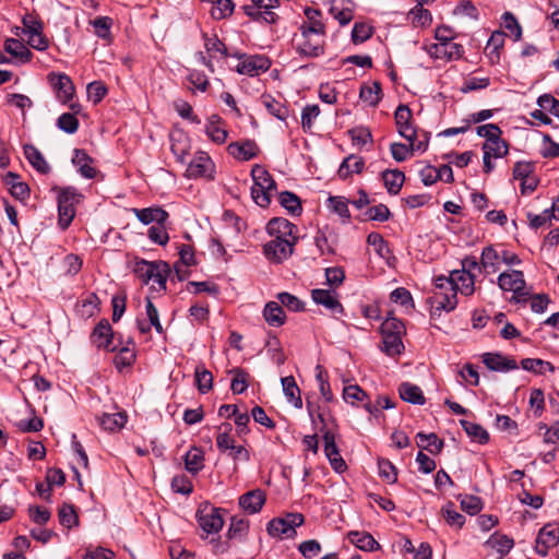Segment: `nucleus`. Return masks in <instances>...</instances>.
<instances>
[{
    "label": "nucleus",
    "instance_id": "9",
    "mask_svg": "<svg viewBox=\"0 0 559 559\" xmlns=\"http://www.w3.org/2000/svg\"><path fill=\"white\" fill-rule=\"evenodd\" d=\"M295 246L286 239H272L263 246V254L269 262L281 264L293 254Z\"/></svg>",
    "mask_w": 559,
    "mask_h": 559
},
{
    "label": "nucleus",
    "instance_id": "7",
    "mask_svg": "<svg viewBox=\"0 0 559 559\" xmlns=\"http://www.w3.org/2000/svg\"><path fill=\"white\" fill-rule=\"evenodd\" d=\"M238 64L236 71L239 74L255 76L260 73L266 72L271 67V61L267 57L262 55H238Z\"/></svg>",
    "mask_w": 559,
    "mask_h": 559
},
{
    "label": "nucleus",
    "instance_id": "56",
    "mask_svg": "<svg viewBox=\"0 0 559 559\" xmlns=\"http://www.w3.org/2000/svg\"><path fill=\"white\" fill-rule=\"evenodd\" d=\"M379 476L388 484H395L397 481V468L388 459L378 460Z\"/></svg>",
    "mask_w": 559,
    "mask_h": 559
},
{
    "label": "nucleus",
    "instance_id": "36",
    "mask_svg": "<svg viewBox=\"0 0 559 559\" xmlns=\"http://www.w3.org/2000/svg\"><path fill=\"white\" fill-rule=\"evenodd\" d=\"M359 98L371 107L378 106L382 99V88L378 81L370 84H362L359 91Z\"/></svg>",
    "mask_w": 559,
    "mask_h": 559
},
{
    "label": "nucleus",
    "instance_id": "2",
    "mask_svg": "<svg viewBox=\"0 0 559 559\" xmlns=\"http://www.w3.org/2000/svg\"><path fill=\"white\" fill-rule=\"evenodd\" d=\"M497 284L502 292L513 293L510 301L514 304H525L531 294L526 287L524 273L520 270H509L499 274Z\"/></svg>",
    "mask_w": 559,
    "mask_h": 559
},
{
    "label": "nucleus",
    "instance_id": "37",
    "mask_svg": "<svg viewBox=\"0 0 559 559\" xmlns=\"http://www.w3.org/2000/svg\"><path fill=\"white\" fill-rule=\"evenodd\" d=\"M261 103L263 104L267 112L277 118L278 120L285 121L288 118V107L283 103L276 100L272 95L263 94L261 96Z\"/></svg>",
    "mask_w": 559,
    "mask_h": 559
},
{
    "label": "nucleus",
    "instance_id": "19",
    "mask_svg": "<svg viewBox=\"0 0 559 559\" xmlns=\"http://www.w3.org/2000/svg\"><path fill=\"white\" fill-rule=\"evenodd\" d=\"M481 358L484 365L491 371L508 372L519 368L515 359L504 356L501 353H485Z\"/></svg>",
    "mask_w": 559,
    "mask_h": 559
},
{
    "label": "nucleus",
    "instance_id": "21",
    "mask_svg": "<svg viewBox=\"0 0 559 559\" xmlns=\"http://www.w3.org/2000/svg\"><path fill=\"white\" fill-rule=\"evenodd\" d=\"M455 288L450 287L449 290L436 292L431 297V308L433 313L441 311H453L457 306Z\"/></svg>",
    "mask_w": 559,
    "mask_h": 559
},
{
    "label": "nucleus",
    "instance_id": "14",
    "mask_svg": "<svg viewBox=\"0 0 559 559\" xmlns=\"http://www.w3.org/2000/svg\"><path fill=\"white\" fill-rule=\"evenodd\" d=\"M394 119L397 127V132L405 140H415L418 136V131L413 124V114L409 107L405 104H400L394 112Z\"/></svg>",
    "mask_w": 559,
    "mask_h": 559
},
{
    "label": "nucleus",
    "instance_id": "26",
    "mask_svg": "<svg viewBox=\"0 0 559 559\" xmlns=\"http://www.w3.org/2000/svg\"><path fill=\"white\" fill-rule=\"evenodd\" d=\"M25 158L32 165V167L41 175L50 173L51 168L45 159L41 152L33 144H25L23 146Z\"/></svg>",
    "mask_w": 559,
    "mask_h": 559
},
{
    "label": "nucleus",
    "instance_id": "57",
    "mask_svg": "<svg viewBox=\"0 0 559 559\" xmlns=\"http://www.w3.org/2000/svg\"><path fill=\"white\" fill-rule=\"evenodd\" d=\"M194 374H195V382L198 385V390L202 394L207 393L213 386V376H212L211 371H209L207 369H205L202 366H198L195 368Z\"/></svg>",
    "mask_w": 559,
    "mask_h": 559
},
{
    "label": "nucleus",
    "instance_id": "41",
    "mask_svg": "<svg viewBox=\"0 0 559 559\" xmlns=\"http://www.w3.org/2000/svg\"><path fill=\"white\" fill-rule=\"evenodd\" d=\"M284 394L287 401L293 404L296 408L302 407V400L300 396V390L293 376L284 377L281 380Z\"/></svg>",
    "mask_w": 559,
    "mask_h": 559
},
{
    "label": "nucleus",
    "instance_id": "38",
    "mask_svg": "<svg viewBox=\"0 0 559 559\" xmlns=\"http://www.w3.org/2000/svg\"><path fill=\"white\" fill-rule=\"evenodd\" d=\"M400 397L411 404L423 405L425 404V396L418 385L409 382H403L399 386Z\"/></svg>",
    "mask_w": 559,
    "mask_h": 559
},
{
    "label": "nucleus",
    "instance_id": "16",
    "mask_svg": "<svg viewBox=\"0 0 559 559\" xmlns=\"http://www.w3.org/2000/svg\"><path fill=\"white\" fill-rule=\"evenodd\" d=\"M312 300L326 308L332 316L338 318L344 314V307L337 299L335 290L316 288L311 290Z\"/></svg>",
    "mask_w": 559,
    "mask_h": 559
},
{
    "label": "nucleus",
    "instance_id": "42",
    "mask_svg": "<svg viewBox=\"0 0 559 559\" xmlns=\"http://www.w3.org/2000/svg\"><path fill=\"white\" fill-rule=\"evenodd\" d=\"M249 520L245 518L233 516L227 531L228 539H236L242 542L246 539L249 532Z\"/></svg>",
    "mask_w": 559,
    "mask_h": 559
},
{
    "label": "nucleus",
    "instance_id": "44",
    "mask_svg": "<svg viewBox=\"0 0 559 559\" xmlns=\"http://www.w3.org/2000/svg\"><path fill=\"white\" fill-rule=\"evenodd\" d=\"M251 177L253 180L252 186L261 187L262 189H276V183L271 174L261 165H254L251 169Z\"/></svg>",
    "mask_w": 559,
    "mask_h": 559
},
{
    "label": "nucleus",
    "instance_id": "10",
    "mask_svg": "<svg viewBox=\"0 0 559 559\" xmlns=\"http://www.w3.org/2000/svg\"><path fill=\"white\" fill-rule=\"evenodd\" d=\"M266 231L273 239H286L295 243L298 241V227L284 217H273L270 219L266 225Z\"/></svg>",
    "mask_w": 559,
    "mask_h": 559
},
{
    "label": "nucleus",
    "instance_id": "61",
    "mask_svg": "<svg viewBox=\"0 0 559 559\" xmlns=\"http://www.w3.org/2000/svg\"><path fill=\"white\" fill-rule=\"evenodd\" d=\"M329 206L340 217L349 221L350 212L348 210V201L344 197H330Z\"/></svg>",
    "mask_w": 559,
    "mask_h": 559
},
{
    "label": "nucleus",
    "instance_id": "5",
    "mask_svg": "<svg viewBox=\"0 0 559 559\" xmlns=\"http://www.w3.org/2000/svg\"><path fill=\"white\" fill-rule=\"evenodd\" d=\"M278 4V0H251L250 4L242 5V10L253 21L274 24L278 16L273 9Z\"/></svg>",
    "mask_w": 559,
    "mask_h": 559
},
{
    "label": "nucleus",
    "instance_id": "13",
    "mask_svg": "<svg viewBox=\"0 0 559 559\" xmlns=\"http://www.w3.org/2000/svg\"><path fill=\"white\" fill-rule=\"evenodd\" d=\"M559 543V526L556 523L545 524L536 537L535 551L540 557H546L548 550Z\"/></svg>",
    "mask_w": 559,
    "mask_h": 559
},
{
    "label": "nucleus",
    "instance_id": "58",
    "mask_svg": "<svg viewBox=\"0 0 559 559\" xmlns=\"http://www.w3.org/2000/svg\"><path fill=\"white\" fill-rule=\"evenodd\" d=\"M187 81L191 84V88L206 92L210 85L206 74L200 70H190L187 75Z\"/></svg>",
    "mask_w": 559,
    "mask_h": 559
},
{
    "label": "nucleus",
    "instance_id": "6",
    "mask_svg": "<svg viewBox=\"0 0 559 559\" xmlns=\"http://www.w3.org/2000/svg\"><path fill=\"white\" fill-rule=\"evenodd\" d=\"M222 511V509L214 508L211 506H205L204 508L198 511V523L201 530L206 534V536L201 535V538H207L210 534L219 533L224 525Z\"/></svg>",
    "mask_w": 559,
    "mask_h": 559
},
{
    "label": "nucleus",
    "instance_id": "59",
    "mask_svg": "<svg viewBox=\"0 0 559 559\" xmlns=\"http://www.w3.org/2000/svg\"><path fill=\"white\" fill-rule=\"evenodd\" d=\"M487 544L497 548L498 552H500L501 556H504L513 548L514 540L507 535L493 534L487 540Z\"/></svg>",
    "mask_w": 559,
    "mask_h": 559
},
{
    "label": "nucleus",
    "instance_id": "15",
    "mask_svg": "<svg viewBox=\"0 0 559 559\" xmlns=\"http://www.w3.org/2000/svg\"><path fill=\"white\" fill-rule=\"evenodd\" d=\"M48 80L56 92L58 100L66 105L72 100L75 87L69 75L64 73H50Z\"/></svg>",
    "mask_w": 559,
    "mask_h": 559
},
{
    "label": "nucleus",
    "instance_id": "52",
    "mask_svg": "<svg viewBox=\"0 0 559 559\" xmlns=\"http://www.w3.org/2000/svg\"><path fill=\"white\" fill-rule=\"evenodd\" d=\"M383 352L389 356L402 354L404 345L402 335L382 334Z\"/></svg>",
    "mask_w": 559,
    "mask_h": 559
},
{
    "label": "nucleus",
    "instance_id": "54",
    "mask_svg": "<svg viewBox=\"0 0 559 559\" xmlns=\"http://www.w3.org/2000/svg\"><path fill=\"white\" fill-rule=\"evenodd\" d=\"M362 407L370 414L376 417L380 415V409H391L395 407V403L389 395H379L377 397L376 404L371 402H366L362 404Z\"/></svg>",
    "mask_w": 559,
    "mask_h": 559
},
{
    "label": "nucleus",
    "instance_id": "45",
    "mask_svg": "<svg viewBox=\"0 0 559 559\" xmlns=\"http://www.w3.org/2000/svg\"><path fill=\"white\" fill-rule=\"evenodd\" d=\"M481 148L484 154L493 158H502L509 152V145L507 141L501 138V135L490 140L489 142H485Z\"/></svg>",
    "mask_w": 559,
    "mask_h": 559
},
{
    "label": "nucleus",
    "instance_id": "34",
    "mask_svg": "<svg viewBox=\"0 0 559 559\" xmlns=\"http://www.w3.org/2000/svg\"><path fill=\"white\" fill-rule=\"evenodd\" d=\"M98 421L105 430L116 432L126 426L128 415L126 412H118L114 414L104 413L98 417Z\"/></svg>",
    "mask_w": 559,
    "mask_h": 559
},
{
    "label": "nucleus",
    "instance_id": "18",
    "mask_svg": "<svg viewBox=\"0 0 559 559\" xmlns=\"http://www.w3.org/2000/svg\"><path fill=\"white\" fill-rule=\"evenodd\" d=\"M324 453L332 468L336 473H343L347 469V465L341 456L338 447L335 442V435L331 430H326L323 435Z\"/></svg>",
    "mask_w": 559,
    "mask_h": 559
},
{
    "label": "nucleus",
    "instance_id": "35",
    "mask_svg": "<svg viewBox=\"0 0 559 559\" xmlns=\"http://www.w3.org/2000/svg\"><path fill=\"white\" fill-rule=\"evenodd\" d=\"M185 468L192 475H197L204 467V452L200 447H191L185 454Z\"/></svg>",
    "mask_w": 559,
    "mask_h": 559
},
{
    "label": "nucleus",
    "instance_id": "55",
    "mask_svg": "<svg viewBox=\"0 0 559 559\" xmlns=\"http://www.w3.org/2000/svg\"><path fill=\"white\" fill-rule=\"evenodd\" d=\"M230 372L234 374L231 383H230V390L233 391L234 394L243 393L249 385L248 372L241 368H234Z\"/></svg>",
    "mask_w": 559,
    "mask_h": 559
},
{
    "label": "nucleus",
    "instance_id": "28",
    "mask_svg": "<svg viewBox=\"0 0 559 559\" xmlns=\"http://www.w3.org/2000/svg\"><path fill=\"white\" fill-rule=\"evenodd\" d=\"M453 286L455 292L464 296H471L475 292V275L465 271L454 270L452 272Z\"/></svg>",
    "mask_w": 559,
    "mask_h": 559
},
{
    "label": "nucleus",
    "instance_id": "23",
    "mask_svg": "<svg viewBox=\"0 0 559 559\" xmlns=\"http://www.w3.org/2000/svg\"><path fill=\"white\" fill-rule=\"evenodd\" d=\"M501 265L500 251L497 247L489 245L483 248L480 254V269L485 274H492L499 271Z\"/></svg>",
    "mask_w": 559,
    "mask_h": 559
},
{
    "label": "nucleus",
    "instance_id": "27",
    "mask_svg": "<svg viewBox=\"0 0 559 559\" xmlns=\"http://www.w3.org/2000/svg\"><path fill=\"white\" fill-rule=\"evenodd\" d=\"M311 36H302L304 40L298 44L296 50L301 56L317 58L324 53V39L323 37L312 39Z\"/></svg>",
    "mask_w": 559,
    "mask_h": 559
},
{
    "label": "nucleus",
    "instance_id": "63",
    "mask_svg": "<svg viewBox=\"0 0 559 559\" xmlns=\"http://www.w3.org/2000/svg\"><path fill=\"white\" fill-rule=\"evenodd\" d=\"M373 34V28L367 23H355L352 29V40L354 44H361L368 40Z\"/></svg>",
    "mask_w": 559,
    "mask_h": 559
},
{
    "label": "nucleus",
    "instance_id": "17",
    "mask_svg": "<svg viewBox=\"0 0 559 559\" xmlns=\"http://www.w3.org/2000/svg\"><path fill=\"white\" fill-rule=\"evenodd\" d=\"M304 13L307 21H305L299 27L301 36L317 35L318 37H324L325 25L321 20L322 12L318 9L307 7L304 10Z\"/></svg>",
    "mask_w": 559,
    "mask_h": 559
},
{
    "label": "nucleus",
    "instance_id": "11",
    "mask_svg": "<svg viewBox=\"0 0 559 559\" xmlns=\"http://www.w3.org/2000/svg\"><path fill=\"white\" fill-rule=\"evenodd\" d=\"M427 53L433 59H442L445 61L459 60L463 57L465 50L461 44L454 41H438L425 46Z\"/></svg>",
    "mask_w": 559,
    "mask_h": 559
},
{
    "label": "nucleus",
    "instance_id": "48",
    "mask_svg": "<svg viewBox=\"0 0 559 559\" xmlns=\"http://www.w3.org/2000/svg\"><path fill=\"white\" fill-rule=\"evenodd\" d=\"M59 522L67 528H72L79 525V516L75 508L71 503L63 502L58 510Z\"/></svg>",
    "mask_w": 559,
    "mask_h": 559
},
{
    "label": "nucleus",
    "instance_id": "40",
    "mask_svg": "<svg viewBox=\"0 0 559 559\" xmlns=\"http://www.w3.org/2000/svg\"><path fill=\"white\" fill-rule=\"evenodd\" d=\"M417 447L423 450L430 452L431 454H438L442 451L443 441L438 438V436L433 432L424 433L418 432L416 435Z\"/></svg>",
    "mask_w": 559,
    "mask_h": 559
},
{
    "label": "nucleus",
    "instance_id": "22",
    "mask_svg": "<svg viewBox=\"0 0 559 559\" xmlns=\"http://www.w3.org/2000/svg\"><path fill=\"white\" fill-rule=\"evenodd\" d=\"M72 163L78 168L80 175L86 179L96 177L97 169L93 166V158L83 148L73 151Z\"/></svg>",
    "mask_w": 559,
    "mask_h": 559
},
{
    "label": "nucleus",
    "instance_id": "12",
    "mask_svg": "<svg viewBox=\"0 0 559 559\" xmlns=\"http://www.w3.org/2000/svg\"><path fill=\"white\" fill-rule=\"evenodd\" d=\"M91 342L98 349L107 352H116L117 346L114 344V331L107 319H102L91 333Z\"/></svg>",
    "mask_w": 559,
    "mask_h": 559
},
{
    "label": "nucleus",
    "instance_id": "8",
    "mask_svg": "<svg viewBox=\"0 0 559 559\" xmlns=\"http://www.w3.org/2000/svg\"><path fill=\"white\" fill-rule=\"evenodd\" d=\"M215 165L210 155L205 152H199L189 163L186 177L190 179L207 178L213 179Z\"/></svg>",
    "mask_w": 559,
    "mask_h": 559
},
{
    "label": "nucleus",
    "instance_id": "43",
    "mask_svg": "<svg viewBox=\"0 0 559 559\" xmlns=\"http://www.w3.org/2000/svg\"><path fill=\"white\" fill-rule=\"evenodd\" d=\"M521 367L538 376L555 371V366L550 361L540 358H524L521 360Z\"/></svg>",
    "mask_w": 559,
    "mask_h": 559
},
{
    "label": "nucleus",
    "instance_id": "60",
    "mask_svg": "<svg viewBox=\"0 0 559 559\" xmlns=\"http://www.w3.org/2000/svg\"><path fill=\"white\" fill-rule=\"evenodd\" d=\"M80 126L79 119L74 114L64 112L57 119V127L68 134H73Z\"/></svg>",
    "mask_w": 559,
    "mask_h": 559
},
{
    "label": "nucleus",
    "instance_id": "24",
    "mask_svg": "<svg viewBox=\"0 0 559 559\" xmlns=\"http://www.w3.org/2000/svg\"><path fill=\"white\" fill-rule=\"evenodd\" d=\"M228 153L239 160H250L258 154V145L253 140L231 142L227 147Z\"/></svg>",
    "mask_w": 559,
    "mask_h": 559
},
{
    "label": "nucleus",
    "instance_id": "1",
    "mask_svg": "<svg viewBox=\"0 0 559 559\" xmlns=\"http://www.w3.org/2000/svg\"><path fill=\"white\" fill-rule=\"evenodd\" d=\"M51 190L57 194L58 226L61 230H66L71 225L75 216V206L82 201L83 194L80 193L76 188L71 186H55Z\"/></svg>",
    "mask_w": 559,
    "mask_h": 559
},
{
    "label": "nucleus",
    "instance_id": "3",
    "mask_svg": "<svg viewBox=\"0 0 559 559\" xmlns=\"http://www.w3.org/2000/svg\"><path fill=\"white\" fill-rule=\"evenodd\" d=\"M133 271L144 284L153 281L158 284L160 289H166L167 276L170 271L169 265L166 262L139 260L135 262Z\"/></svg>",
    "mask_w": 559,
    "mask_h": 559
},
{
    "label": "nucleus",
    "instance_id": "47",
    "mask_svg": "<svg viewBox=\"0 0 559 559\" xmlns=\"http://www.w3.org/2000/svg\"><path fill=\"white\" fill-rule=\"evenodd\" d=\"M460 424L464 431L478 443L486 444L489 441V433L479 424L471 423L465 419H461Z\"/></svg>",
    "mask_w": 559,
    "mask_h": 559
},
{
    "label": "nucleus",
    "instance_id": "50",
    "mask_svg": "<svg viewBox=\"0 0 559 559\" xmlns=\"http://www.w3.org/2000/svg\"><path fill=\"white\" fill-rule=\"evenodd\" d=\"M442 515L450 526L461 528L465 523V516L456 511L455 504L451 501L441 509Z\"/></svg>",
    "mask_w": 559,
    "mask_h": 559
},
{
    "label": "nucleus",
    "instance_id": "53",
    "mask_svg": "<svg viewBox=\"0 0 559 559\" xmlns=\"http://www.w3.org/2000/svg\"><path fill=\"white\" fill-rule=\"evenodd\" d=\"M535 165L531 162H516L513 167V178L521 180L522 193H525L526 179L533 174Z\"/></svg>",
    "mask_w": 559,
    "mask_h": 559
},
{
    "label": "nucleus",
    "instance_id": "39",
    "mask_svg": "<svg viewBox=\"0 0 559 559\" xmlns=\"http://www.w3.org/2000/svg\"><path fill=\"white\" fill-rule=\"evenodd\" d=\"M4 50L21 62H29L33 57L31 50L21 40L15 38H8L4 41Z\"/></svg>",
    "mask_w": 559,
    "mask_h": 559
},
{
    "label": "nucleus",
    "instance_id": "49",
    "mask_svg": "<svg viewBox=\"0 0 559 559\" xmlns=\"http://www.w3.org/2000/svg\"><path fill=\"white\" fill-rule=\"evenodd\" d=\"M280 204L292 215H300L302 212L300 199L290 191H283L278 195Z\"/></svg>",
    "mask_w": 559,
    "mask_h": 559
},
{
    "label": "nucleus",
    "instance_id": "64",
    "mask_svg": "<svg viewBox=\"0 0 559 559\" xmlns=\"http://www.w3.org/2000/svg\"><path fill=\"white\" fill-rule=\"evenodd\" d=\"M94 27L95 34L103 39L110 38V28L112 20L108 16H98L91 22Z\"/></svg>",
    "mask_w": 559,
    "mask_h": 559
},
{
    "label": "nucleus",
    "instance_id": "30",
    "mask_svg": "<svg viewBox=\"0 0 559 559\" xmlns=\"http://www.w3.org/2000/svg\"><path fill=\"white\" fill-rule=\"evenodd\" d=\"M347 539L364 551H374L380 548L379 543L372 535L365 531H350L347 534Z\"/></svg>",
    "mask_w": 559,
    "mask_h": 559
},
{
    "label": "nucleus",
    "instance_id": "46",
    "mask_svg": "<svg viewBox=\"0 0 559 559\" xmlns=\"http://www.w3.org/2000/svg\"><path fill=\"white\" fill-rule=\"evenodd\" d=\"M136 359L134 348L128 346L121 347L114 357V365L116 369L121 372L124 368H130Z\"/></svg>",
    "mask_w": 559,
    "mask_h": 559
},
{
    "label": "nucleus",
    "instance_id": "51",
    "mask_svg": "<svg viewBox=\"0 0 559 559\" xmlns=\"http://www.w3.org/2000/svg\"><path fill=\"white\" fill-rule=\"evenodd\" d=\"M343 399L346 403L355 406L356 403L370 402L368 394L357 384L347 385L343 390Z\"/></svg>",
    "mask_w": 559,
    "mask_h": 559
},
{
    "label": "nucleus",
    "instance_id": "62",
    "mask_svg": "<svg viewBox=\"0 0 559 559\" xmlns=\"http://www.w3.org/2000/svg\"><path fill=\"white\" fill-rule=\"evenodd\" d=\"M277 299L282 307H285L290 311L298 312L305 309V304L298 297L287 292L277 294Z\"/></svg>",
    "mask_w": 559,
    "mask_h": 559
},
{
    "label": "nucleus",
    "instance_id": "25",
    "mask_svg": "<svg viewBox=\"0 0 559 559\" xmlns=\"http://www.w3.org/2000/svg\"><path fill=\"white\" fill-rule=\"evenodd\" d=\"M132 211L138 219L144 225H148L153 222L156 224H165L169 217V214L160 206L133 209Z\"/></svg>",
    "mask_w": 559,
    "mask_h": 559
},
{
    "label": "nucleus",
    "instance_id": "4",
    "mask_svg": "<svg viewBox=\"0 0 559 559\" xmlns=\"http://www.w3.org/2000/svg\"><path fill=\"white\" fill-rule=\"evenodd\" d=\"M305 518L301 513H287L283 518H274L266 525V532L275 538H294L296 528L302 525Z\"/></svg>",
    "mask_w": 559,
    "mask_h": 559
},
{
    "label": "nucleus",
    "instance_id": "20",
    "mask_svg": "<svg viewBox=\"0 0 559 559\" xmlns=\"http://www.w3.org/2000/svg\"><path fill=\"white\" fill-rule=\"evenodd\" d=\"M266 501V495L262 489H253L239 497V507L249 514L259 513Z\"/></svg>",
    "mask_w": 559,
    "mask_h": 559
},
{
    "label": "nucleus",
    "instance_id": "31",
    "mask_svg": "<svg viewBox=\"0 0 559 559\" xmlns=\"http://www.w3.org/2000/svg\"><path fill=\"white\" fill-rule=\"evenodd\" d=\"M365 167V160L362 157L350 154L343 159L341 163L337 175L340 179L346 180L353 174H360Z\"/></svg>",
    "mask_w": 559,
    "mask_h": 559
},
{
    "label": "nucleus",
    "instance_id": "32",
    "mask_svg": "<svg viewBox=\"0 0 559 559\" xmlns=\"http://www.w3.org/2000/svg\"><path fill=\"white\" fill-rule=\"evenodd\" d=\"M263 318L266 323L280 328L286 322V314L283 307L276 301H269L263 309Z\"/></svg>",
    "mask_w": 559,
    "mask_h": 559
},
{
    "label": "nucleus",
    "instance_id": "33",
    "mask_svg": "<svg viewBox=\"0 0 559 559\" xmlns=\"http://www.w3.org/2000/svg\"><path fill=\"white\" fill-rule=\"evenodd\" d=\"M222 118L218 115H212L205 124V133L217 144L225 143L228 136V132L222 127Z\"/></svg>",
    "mask_w": 559,
    "mask_h": 559
},
{
    "label": "nucleus",
    "instance_id": "29",
    "mask_svg": "<svg viewBox=\"0 0 559 559\" xmlns=\"http://www.w3.org/2000/svg\"><path fill=\"white\" fill-rule=\"evenodd\" d=\"M384 187L389 194L396 195L400 193L404 182L405 175L400 169H386L381 173Z\"/></svg>",
    "mask_w": 559,
    "mask_h": 559
}]
</instances>
